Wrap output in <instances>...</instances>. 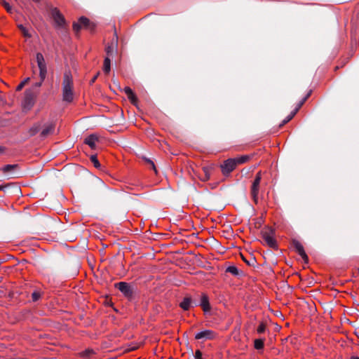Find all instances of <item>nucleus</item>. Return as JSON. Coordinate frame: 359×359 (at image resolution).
<instances>
[{"mask_svg": "<svg viewBox=\"0 0 359 359\" xmlns=\"http://www.w3.org/2000/svg\"><path fill=\"white\" fill-rule=\"evenodd\" d=\"M292 245L295 250V251L302 257V258L306 262L308 260V257L304 251V247L302 243L297 241L294 240L292 241Z\"/></svg>", "mask_w": 359, "mask_h": 359, "instance_id": "1a4fd4ad", "label": "nucleus"}, {"mask_svg": "<svg viewBox=\"0 0 359 359\" xmlns=\"http://www.w3.org/2000/svg\"><path fill=\"white\" fill-rule=\"evenodd\" d=\"M34 104V98L31 96L30 94L26 93L25 100H24V105L27 106L28 108H30Z\"/></svg>", "mask_w": 359, "mask_h": 359, "instance_id": "a211bd4d", "label": "nucleus"}, {"mask_svg": "<svg viewBox=\"0 0 359 359\" xmlns=\"http://www.w3.org/2000/svg\"><path fill=\"white\" fill-rule=\"evenodd\" d=\"M203 170V175L202 176H200V179L202 180V181H207L210 179V173H211V170H212V167L211 166H205V167H203L202 168Z\"/></svg>", "mask_w": 359, "mask_h": 359, "instance_id": "4468645a", "label": "nucleus"}, {"mask_svg": "<svg viewBox=\"0 0 359 359\" xmlns=\"http://www.w3.org/2000/svg\"><path fill=\"white\" fill-rule=\"evenodd\" d=\"M90 161L93 163V165L95 168H100L101 165H100L99 161L97 160L96 156H94V155L91 156Z\"/></svg>", "mask_w": 359, "mask_h": 359, "instance_id": "393cba45", "label": "nucleus"}, {"mask_svg": "<svg viewBox=\"0 0 359 359\" xmlns=\"http://www.w3.org/2000/svg\"><path fill=\"white\" fill-rule=\"evenodd\" d=\"M262 238L271 248H276L277 243L274 238V232L271 229H267L262 232Z\"/></svg>", "mask_w": 359, "mask_h": 359, "instance_id": "20e7f679", "label": "nucleus"}, {"mask_svg": "<svg viewBox=\"0 0 359 359\" xmlns=\"http://www.w3.org/2000/svg\"><path fill=\"white\" fill-rule=\"evenodd\" d=\"M16 167L15 165H5L3 168H2V170L6 172H8L11 170H13V168H15Z\"/></svg>", "mask_w": 359, "mask_h": 359, "instance_id": "c85d7f7f", "label": "nucleus"}, {"mask_svg": "<svg viewBox=\"0 0 359 359\" xmlns=\"http://www.w3.org/2000/svg\"><path fill=\"white\" fill-rule=\"evenodd\" d=\"M98 140V137L96 135H90L88 136L84 142L88 144L91 149L95 148V144Z\"/></svg>", "mask_w": 359, "mask_h": 359, "instance_id": "ddd939ff", "label": "nucleus"}, {"mask_svg": "<svg viewBox=\"0 0 359 359\" xmlns=\"http://www.w3.org/2000/svg\"><path fill=\"white\" fill-rule=\"evenodd\" d=\"M180 307L184 310L187 311L192 306V300L190 297H185L182 300V302L180 304Z\"/></svg>", "mask_w": 359, "mask_h": 359, "instance_id": "dca6fc26", "label": "nucleus"}, {"mask_svg": "<svg viewBox=\"0 0 359 359\" xmlns=\"http://www.w3.org/2000/svg\"><path fill=\"white\" fill-rule=\"evenodd\" d=\"M36 60L39 69V77L44 81L47 74V66L42 53H37L36 54Z\"/></svg>", "mask_w": 359, "mask_h": 359, "instance_id": "7ed1b4c3", "label": "nucleus"}, {"mask_svg": "<svg viewBox=\"0 0 359 359\" xmlns=\"http://www.w3.org/2000/svg\"><path fill=\"white\" fill-rule=\"evenodd\" d=\"M98 74L99 73H97L90 81V83H93L95 82V81L97 79V76H98Z\"/></svg>", "mask_w": 359, "mask_h": 359, "instance_id": "72a5a7b5", "label": "nucleus"}, {"mask_svg": "<svg viewBox=\"0 0 359 359\" xmlns=\"http://www.w3.org/2000/svg\"><path fill=\"white\" fill-rule=\"evenodd\" d=\"M111 61L109 57H106L104 60L103 71L106 74H109L111 69Z\"/></svg>", "mask_w": 359, "mask_h": 359, "instance_id": "6ab92c4d", "label": "nucleus"}, {"mask_svg": "<svg viewBox=\"0 0 359 359\" xmlns=\"http://www.w3.org/2000/svg\"><path fill=\"white\" fill-rule=\"evenodd\" d=\"M236 162L234 158H229L224 161L220 167L222 173L227 175L232 172L236 168Z\"/></svg>", "mask_w": 359, "mask_h": 359, "instance_id": "423d86ee", "label": "nucleus"}, {"mask_svg": "<svg viewBox=\"0 0 359 359\" xmlns=\"http://www.w3.org/2000/svg\"><path fill=\"white\" fill-rule=\"evenodd\" d=\"M43 82V81H42L41 79H40V81L35 83L34 86V87L39 88L42 85Z\"/></svg>", "mask_w": 359, "mask_h": 359, "instance_id": "473e14b6", "label": "nucleus"}, {"mask_svg": "<svg viewBox=\"0 0 359 359\" xmlns=\"http://www.w3.org/2000/svg\"><path fill=\"white\" fill-rule=\"evenodd\" d=\"M308 96H309V95L306 97H304V99L302 100V102L299 104V107L297 108H296L292 112H291V114L290 115H288L287 116V118L283 121V125L285 124L286 123L290 121L294 117V116L295 115V114L298 111L299 108L301 107V106L305 102V100H306Z\"/></svg>", "mask_w": 359, "mask_h": 359, "instance_id": "f3484780", "label": "nucleus"}, {"mask_svg": "<svg viewBox=\"0 0 359 359\" xmlns=\"http://www.w3.org/2000/svg\"><path fill=\"white\" fill-rule=\"evenodd\" d=\"M55 124L53 123H48L44 126V128L42 130L41 135L43 137H46L50 134L54 133Z\"/></svg>", "mask_w": 359, "mask_h": 359, "instance_id": "f8f14e48", "label": "nucleus"}, {"mask_svg": "<svg viewBox=\"0 0 359 359\" xmlns=\"http://www.w3.org/2000/svg\"><path fill=\"white\" fill-rule=\"evenodd\" d=\"M123 91L127 95L128 98L132 103L134 104L137 101V97L130 87H125L123 88Z\"/></svg>", "mask_w": 359, "mask_h": 359, "instance_id": "2eb2a0df", "label": "nucleus"}, {"mask_svg": "<svg viewBox=\"0 0 359 359\" xmlns=\"http://www.w3.org/2000/svg\"><path fill=\"white\" fill-rule=\"evenodd\" d=\"M234 159L236 162V165L242 164V163L247 162L250 159V156L248 155H244V156H241L235 158Z\"/></svg>", "mask_w": 359, "mask_h": 359, "instance_id": "412c9836", "label": "nucleus"}, {"mask_svg": "<svg viewBox=\"0 0 359 359\" xmlns=\"http://www.w3.org/2000/svg\"><path fill=\"white\" fill-rule=\"evenodd\" d=\"M148 163L151 165V167H152V168H153L154 170H156V168H155V165H154V162H153L152 161H151V160H148Z\"/></svg>", "mask_w": 359, "mask_h": 359, "instance_id": "f704fd0d", "label": "nucleus"}, {"mask_svg": "<svg viewBox=\"0 0 359 359\" xmlns=\"http://www.w3.org/2000/svg\"><path fill=\"white\" fill-rule=\"evenodd\" d=\"M30 78L27 77L24 81H22L18 86H17V90H20L29 81Z\"/></svg>", "mask_w": 359, "mask_h": 359, "instance_id": "cd10ccee", "label": "nucleus"}, {"mask_svg": "<svg viewBox=\"0 0 359 359\" xmlns=\"http://www.w3.org/2000/svg\"><path fill=\"white\" fill-rule=\"evenodd\" d=\"M1 4L2 6L6 8V11L9 13H12L13 11V9L12 6L6 1L1 0Z\"/></svg>", "mask_w": 359, "mask_h": 359, "instance_id": "b1692460", "label": "nucleus"}, {"mask_svg": "<svg viewBox=\"0 0 359 359\" xmlns=\"http://www.w3.org/2000/svg\"><path fill=\"white\" fill-rule=\"evenodd\" d=\"M195 359H202V353L200 350H196L194 355Z\"/></svg>", "mask_w": 359, "mask_h": 359, "instance_id": "2f4dec72", "label": "nucleus"}, {"mask_svg": "<svg viewBox=\"0 0 359 359\" xmlns=\"http://www.w3.org/2000/svg\"><path fill=\"white\" fill-rule=\"evenodd\" d=\"M35 2H39L40 0H33Z\"/></svg>", "mask_w": 359, "mask_h": 359, "instance_id": "58836bf2", "label": "nucleus"}, {"mask_svg": "<svg viewBox=\"0 0 359 359\" xmlns=\"http://www.w3.org/2000/svg\"><path fill=\"white\" fill-rule=\"evenodd\" d=\"M73 79L70 72L67 71L64 74L62 83V100L71 102L74 100Z\"/></svg>", "mask_w": 359, "mask_h": 359, "instance_id": "f257e3e1", "label": "nucleus"}, {"mask_svg": "<svg viewBox=\"0 0 359 359\" xmlns=\"http://www.w3.org/2000/svg\"><path fill=\"white\" fill-rule=\"evenodd\" d=\"M216 334L211 330H204L195 334L196 339L210 340L215 339Z\"/></svg>", "mask_w": 359, "mask_h": 359, "instance_id": "0eeeda50", "label": "nucleus"}, {"mask_svg": "<svg viewBox=\"0 0 359 359\" xmlns=\"http://www.w3.org/2000/svg\"><path fill=\"white\" fill-rule=\"evenodd\" d=\"M107 54L109 55L112 51V48L110 46H108L106 49Z\"/></svg>", "mask_w": 359, "mask_h": 359, "instance_id": "c9c22d12", "label": "nucleus"}, {"mask_svg": "<svg viewBox=\"0 0 359 359\" xmlns=\"http://www.w3.org/2000/svg\"><path fill=\"white\" fill-rule=\"evenodd\" d=\"M200 306L202 307L204 312H208L210 310V306L209 303V299L208 296L203 294L201 297Z\"/></svg>", "mask_w": 359, "mask_h": 359, "instance_id": "9b49d317", "label": "nucleus"}, {"mask_svg": "<svg viewBox=\"0 0 359 359\" xmlns=\"http://www.w3.org/2000/svg\"><path fill=\"white\" fill-rule=\"evenodd\" d=\"M351 359H359V357L358 356H352Z\"/></svg>", "mask_w": 359, "mask_h": 359, "instance_id": "e433bc0d", "label": "nucleus"}, {"mask_svg": "<svg viewBox=\"0 0 359 359\" xmlns=\"http://www.w3.org/2000/svg\"><path fill=\"white\" fill-rule=\"evenodd\" d=\"M4 189V187L0 185V191L3 190Z\"/></svg>", "mask_w": 359, "mask_h": 359, "instance_id": "4c0bfd02", "label": "nucleus"}, {"mask_svg": "<svg viewBox=\"0 0 359 359\" xmlns=\"http://www.w3.org/2000/svg\"><path fill=\"white\" fill-rule=\"evenodd\" d=\"M93 350H90V349H88V350H86V351H85L84 352H83V353H81V355H82L83 357H84V358H88V357H90V356L91 355V354H93Z\"/></svg>", "mask_w": 359, "mask_h": 359, "instance_id": "c756f323", "label": "nucleus"}, {"mask_svg": "<svg viewBox=\"0 0 359 359\" xmlns=\"http://www.w3.org/2000/svg\"><path fill=\"white\" fill-rule=\"evenodd\" d=\"M226 271L234 275L237 276L239 273V271L237 267L235 266H230L226 269Z\"/></svg>", "mask_w": 359, "mask_h": 359, "instance_id": "5701e85b", "label": "nucleus"}, {"mask_svg": "<svg viewBox=\"0 0 359 359\" xmlns=\"http://www.w3.org/2000/svg\"><path fill=\"white\" fill-rule=\"evenodd\" d=\"M18 27L20 29V30L22 32V33L25 37L30 38L32 36L29 30L25 27H24L22 25H18Z\"/></svg>", "mask_w": 359, "mask_h": 359, "instance_id": "4be33fe9", "label": "nucleus"}, {"mask_svg": "<svg viewBox=\"0 0 359 359\" xmlns=\"http://www.w3.org/2000/svg\"><path fill=\"white\" fill-rule=\"evenodd\" d=\"M32 296L33 301H37L40 297V294L38 292H34Z\"/></svg>", "mask_w": 359, "mask_h": 359, "instance_id": "7c9ffc66", "label": "nucleus"}, {"mask_svg": "<svg viewBox=\"0 0 359 359\" xmlns=\"http://www.w3.org/2000/svg\"><path fill=\"white\" fill-rule=\"evenodd\" d=\"M262 180V174L260 172H257L255 178L252 182L251 187V195L253 198V201L255 203H257L258 201V194L259 190V184Z\"/></svg>", "mask_w": 359, "mask_h": 359, "instance_id": "39448f33", "label": "nucleus"}, {"mask_svg": "<svg viewBox=\"0 0 359 359\" xmlns=\"http://www.w3.org/2000/svg\"><path fill=\"white\" fill-rule=\"evenodd\" d=\"M118 289L126 296H130L132 291L130 286L125 282H120L116 285Z\"/></svg>", "mask_w": 359, "mask_h": 359, "instance_id": "9d476101", "label": "nucleus"}, {"mask_svg": "<svg viewBox=\"0 0 359 359\" xmlns=\"http://www.w3.org/2000/svg\"><path fill=\"white\" fill-rule=\"evenodd\" d=\"M265 330H266V325L264 323H261L257 329V332L259 334H262V333H264L265 332Z\"/></svg>", "mask_w": 359, "mask_h": 359, "instance_id": "a878e982", "label": "nucleus"}, {"mask_svg": "<svg viewBox=\"0 0 359 359\" xmlns=\"http://www.w3.org/2000/svg\"><path fill=\"white\" fill-rule=\"evenodd\" d=\"M90 26V22L88 18L81 17L79 20L73 24V29L74 32H78L82 28H88Z\"/></svg>", "mask_w": 359, "mask_h": 359, "instance_id": "6e6552de", "label": "nucleus"}, {"mask_svg": "<svg viewBox=\"0 0 359 359\" xmlns=\"http://www.w3.org/2000/svg\"><path fill=\"white\" fill-rule=\"evenodd\" d=\"M39 130H40L39 125H35L32 128H30V134L32 135H34L36 133H37L39 131Z\"/></svg>", "mask_w": 359, "mask_h": 359, "instance_id": "bb28decb", "label": "nucleus"}, {"mask_svg": "<svg viewBox=\"0 0 359 359\" xmlns=\"http://www.w3.org/2000/svg\"><path fill=\"white\" fill-rule=\"evenodd\" d=\"M264 339H256L254 341L255 348L257 350L262 349L264 347Z\"/></svg>", "mask_w": 359, "mask_h": 359, "instance_id": "aec40b11", "label": "nucleus"}, {"mask_svg": "<svg viewBox=\"0 0 359 359\" xmlns=\"http://www.w3.org/2000/svg\"><path fill=\"white\" fill-rule=\"evenodd\" d=\"M50 15L54 22V27L57 29L65 28L67 23L64 15L57 8L50 10Z\"/></svg>", "mask_w": 359, "mask_h": 359, "instance_id": "f03ea898", "label": "nucleus"}]
</instances>
